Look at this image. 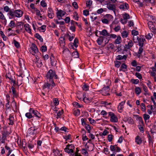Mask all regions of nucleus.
Masks as SVG:
<instances>
[{
    "mask_svg": "<svg viewBox=\"0 0 156 156\" xmlns=\"http://www.w3.org/2000/svg\"><path fill=\"white\" fill-rule=\"evenodd\" d=\"M123 18L124 20H125L126 23L127 20V19L129 18V16L128 14L126 13L124 14Z\"/></svg>",
    "mask_w": 156,
    "mask_h": 156,
    "instance_id": "41",
    "label": "nucleus"
},
{
    "mask_svg": "<svg viewBox=\"0 0 156 156\" xmlns=\"http://www.w3.org/2000/svg\"><path fill=\"white\" fill-rule=\"evenodd\" d=\"M105 39V37L102 36L100 37L97 40V43L99 45H103Z\"/></svg>",
    "mask_w": 156,
    "mask_h": 156,
    "instance_id": "15",
    "label": "nucleus"
},
{
    "mask_svg": "<svg viewBox=\"0 0 156 156\" xmlns=\"http://www.w3.org/2000/svg\"><path fill=\"white\" fill-rule=\"evenodd\" d=\"M147 137L148 138L149 144H150L152 145L153 143L154 137L153 136L152 137H151L150 136L149 134H148L147 135Z\"/></svg>",
    "mask_w": 156,
    "mask_h": 156,
    "instance_id": "27",
    "label": "nucleus"
},
{
    "mask_svg": "<svg viewBox=\"0 0 156 156\" xmlns=\"http://www.w3.org/2000/svg\"><path fill=\"white\" fill-rule=\"evenodd\" d=\"M141 89L139 87H136L135 88V93L137 96H138L141 93Z\"/></svg>",
    "mask_w": 156,
    "mask_h": 156,
    "instance_id": "25",
    "label": "nucleus"
},
{
    "mask_svg": "<svg viewBox=\"0 0 156 156\" xmlns=\"http://www.w3.org/2000/svg\"><path fill=\"white\" fill-rule=\"evenodd\" d=\"M48 16L51 19H52L54 16L53 11L51 8H48Z\"/></svg>",
    "mask_w": 156,
    "mask_h": 156,
    "instance_id": "12",
    "label": "nucleus"
},
{
    "mask_svg": "<svg viewBox=\"0 0 156 156\" xmlns=\"http://www.w3.org/2000/svg\"><path fill=\"white\" fill-rule=\"evenodd\" d=\"M55 76L56 78H57V75L52 70L50 69L47 73L46 75V77L47 78V80H48L49 82L53 83V77Z\"/></svg>",
    "mask_w": 156,
    "mask_h": 156,
    "instance_id": "3",
    "label": "nucleus"
},
{
    "mask_svg": "<svg viewBox=\"0 0 156 156\" xmlns=\"http://www.w3.org/2000/svg\"><path fill=\"white\" fill-rule=\"evenodd\" d=\"M50 59L51 65L52 66H55L57 63V61L53 55H51L50 57Z\"/></svg>",
    "mask_w": 156,
    "mask_h": 156,
    "instance_id": "13",
    "label": "nucleus"
},
{
    "mask_svg": "<svg viewBox=\"0 0 156 156\" xmlns=\"http://www.w3.org/2000/svg\"><path fill=\"white\" fill-rule=\"evenodd\" d=\"M139 38L137 35L134 36L133 38V41L135 43H137Z\"/></svg>",
    "mask_w": 156,
    "mask_h": 156,
    "instance_id": "49",
    "label": "nucleus"
},
{
    "mask_svg": "<svg viewBox=\"0 0 156 156\" xmlns=\"http://www.w3.org/2000/svg\"><path fill=\"white\" fill-rule=\"evenodd\" d=\"M128 35V33L126 31H124L121 33V36L123 38H126Z\"/></svg>",
    "mask_w": 156,
    "mask_h": 156,
    "instance_id": "35",
    "label": "nucleus"
},
{
    "mask_svg": "<svg viewBox=\"0 0 156 156\" xmlns=\"http://www.w3.org/2000/svg\"><path fill=\"white\" fill-rule=\"evenodd\" d=\"M153 36V34L152 33H148L145 36V37L146 39L148 40L150 39Z\"/></svg>",
    "mask_w": 156,
    "mask_h": 156,
    "instance_id": "39",
    "label": "nucleus"
},
{
    "mask_svg": "<svg viewBox=\"0 0 156 156\" xmlns=\"http://www.w3.org/2000/svg\"><path fill=\"white\" fill-rule=\"evenodd\" d=\"M143 50V49L142 48V47H140L139 48V51L138 52V54L137 55L138 57L139 58L141 56V54L142 53Z\"/></svg>",
    "mask_w": 156,
    "mask_h": 156,
    "instance_id": "36",
    "label": "nucleus"
},
{
    "mask_svg": "<svg viewBox=\"0 0 156 156\" xmlns=\"http://www.w3.org/2000/svg\"><path fill=\"white\" fill-rule=\"evenodd\" d=\"M145 41V39L143 37L140 38L138 42L139 43V44L140 46L142 47L144 45V41Z\"/></svg>",
    "mask_w": 156,
    "mask_h": 156,
    "instance_id": "20",
    "label": "nucleus"
},
{
    "mask_svg": "<svg viewBox=\"0 0 156 156\" xmlns=\"http://www.w3.org/2000/svg\"><path fill=\"white\" fill-rule=\"evenodd\" d=\"M92 1L90 0L87 1L86 4L87 7H90L92 3Z\"/></svg>",
    "mask_w": 156,
    "mask_h": 156,
    "instance_id": "52",
    "label": "nucleus"
},
{
    "mask_svg": "<svg viewBox=\"0 0 156 156\" xmlns=\"http://www.w3.org/2000/svg\"><path fill=\"white\" fill-rule=\"evenodd\" d=\"M107 8L109 10L113 11L115 13L116 10V6L115 5L110 3H108L107 5Z\"/></svg>",
    "mask_w": 156,
    "mask_h": 156,
    "instance_id": "10",
    "label": "nucleus"
},
{
    "mask_svg": "<svg viewBox=\"0 0 156 156\" xmlns=\"http://www.w3.org/2000/svg\"><path fill=\"white\" fill-rule=\"evenodd\" d=\"M64 150L65 151L68 153H73V149H69V148L68 147V146H66V147L65 149Z\"/></svg>",
    "mask_w": 156,
    "mask_h": 156,
    "instance_id": "32",
    "label": "nucleus"
},
{
    "mask_svg": "<svg viewBox=\"0 0 156 156\" xmlns=\"http://www.w3.org/2000/svg\"><path fill=\"white\" fill-rule=\"evenodd\" d=\"M127 58V56L124 55L123 56L121 55H118L116 57V59L118 60H121L124 59L125 60Z\"/></svg>",
    "mask_w": 156,
    "mask_h": 156,
    "instance_id": "26",
    "label": "nucleus"
},
{
    "mask_svg": "<svg viewBox=\"0 0 156 156\" xmlns=\"http://www.w3.org/2000/svg\"><path fill=\"white\" fill-rule=\"evenodd\" d=\"M105 18L108 20L109 22L112 21L113 17L110 14H106L105 16Z\"/></svg>",
    "mask_w": 156,
    "mask_h": 156,
    "instance_id": "21",
    "label": "nucleus"
},
{
    "mask_svg": "<svg viewBox=\"0 0 156 156\" xmlns=\"http://www.w3.org/2000/svg\"><path fill=\"white\" fill-rule=\"evenodd\" d=\"M8 14L10 16L11 18H14L15 17L20 18L23 16V12L20 10H17L14 11L10 10Z\"/></svg>",
    "mask_w": 156,
    "mask_h": 156,
    "instance_id": "2",
    "label": "nucleus"
},
{
    "mask_svg": "<svg viewBox=\"0 0 156 156\" xmlns=\"http://www.w3.org/2000/svg\"><path fill=\"white\" fill-rule=\"evenodd\" d=\"M127 68L126 65L124 63L122 64L119 69L120 71L123 70V69H126Z\"/></svg>",
    "mask_w": 156,
    "mask_h": 156,
    "instance_id": "38",
    "label": "nucleus"
},
{
    "mask_svg": "<svg viewBox=\"0 0 156 156\" xmlns=\"http://www.w3.org/2000/svg\"><path fill=\"white\" fill-rule=\"evenodd\" d=\"M108 115L110 117V121L112 122H116L117 121L118 119L117 117L112 112H110L108 113Z\"/></svg>",
    "mask_w": 156,
    "mask_h": 156,
    "instance_id": "8",
    "label": "nucleus"
},
{
    "mask_svg": "<svg viewBox=\"0 0 156 156\" xmlns=\"http://www.w3.org/2000/svg\"><path fill=\"white\" fill-rule=\"evenodd\" d=\"M115 67L118 68L121 65V62L119 61H117L115 62Z\"/></svg>",
    "mask_w": 156,
    "mask_h": 156,
    "instance_id": "54",
    "label": "nucleus"
},
{
    "mask_svg": "<svg viewBox=\"0 0 156 156\" xmlns=\"http://www.w3.org/2000/svg\"><path fill=\"white\" fill-rule=\"evenodd\" d=\"M80 114V110L79 109L75 110L74 112V114L76 116H79Z\"/></svg>",
    "mask_w": 156,
    "mask_h": 156,
    "instance_id": "47",
    "label": "nucleus"
},
{
    "mask_svg": "<svg viewBox=\"0 0 156 156\" xmlns=\"http://www.w3.org/2000/svg\"><path fill=\"white\" fill-rule=\"evenodd\" d=\"M9 27L11 28H13L15 26V24L13 21H11L9 25Z\"/></svg>",
    "mask_w": 156,
    "mask_h": 156,
    "instance_id": "43",
    "label": "nucleus"
},
{
    "mask_svg": "<svg viewBox=\"0 0 156 156\" xmlns=\"http://www.w3.org/2000/svg\"><path fill=\"white\" fill-rule=\"evenodd\" d=\"M132 34L133 36L137 35L138 34V32L137 31H136L135 30H133L132 31Z\"/></svg>",
    "mask_w": 156,
    "mask_h": 156,
    "instance_id": "59",
    "label": "nucleus"
},
{
    "mask_svg": "<svg viewBox=\"0 0 156 156\" xmlns=\"http://www.w3.org/2000/svg\"><path fill=\"white\" fill-rule=\"evenodd\" d=\"M72 5L75 9H77L78 8L77 4L76 2H73L72 3Z\"/></svg>",
    "mask_w": 156,
    "mask_h": 156,
    "instance_id": "64",
    "label": "nucleus"
},
{
    "mask_svg": "<svg viewBox=\"0 0 156 156\" xmlns=\"http://www.w3.org/2000/svg\"><path fill=\"white\" fill-rule=\"evenodd\" d=\"M135 142L138 144H140L142 142V139L138 136H137L135 138Z\"/></svg>",
    "mask_w": 156,
    "mask_h": 156,
    "instance_id": "24",
    "label": "nucleus"
},
{
    "mask_svg": "<svg viewBox=\"0 0 156 156\" xmlns=\"http://www.w3.org/2000/svg\"><path fill=\"white\" fill-rule=\"evenodd\" d=\"M83 89L85 91H87L89 89V86L87 85H86V84H84L83 87H82Z\"/></svg>",
    "mask_w": 156,
    "mask_h": 156,
    "instance_id": "56",
    "label": "nucleus"
},
{
    "mask_svg": "<svg viewBox=\"0 0 156 156\" xmlns=\"http://www.w3.org/2000/svg\"><path fill=\"white\" fill-rule=\"evenodd\" d=\"M53 101L55 106H57L59 104V101L57 98H54L53 99Z\"/></svg>",
    "mask_w": 156,
    "mask_h": 156,
    "instance_id": "40",
    "label": "nucleus"
},
{
    "mask_svg": "<svg viewBox=\"0 0 156 156\" xmlns=\"http://www.w3.org/2000/svg\"><path fill=\"white\" fill-rule=\"evenodd\" d=\"M153 22L149 21L148 23V26L150 30L154 34H156V28L153 24Z\"/></svg>",
    "mask_w": 156,
    "mask_h": 156,
    "instance_id": "6",
    "label": "nucleus"
},
{
    "mask_svg": "<svg viewBox=\"0 0 156 156\" xmlns=\"http://www.w3.org/2000/svg\"><path fill=\"white\" fill-rule=\"evenodd\" d=\"M119 8L123 10H125L129 9V5L128 4L126 3H124L120 5L119 6Z\"/></svg>",
    "mask_w": 156,
    "mask_h": 156,
    "instance_id": "16",
    "label": "nucleus"
},
{
    "mask_svg": "<svg viewBox=\"0 0 156 156\" xmlns=\"http://www.w3.org/2000/svg\"><path fill=\"white\" fill-rule=\"evenodd\" d=\"M78 43V40L76 38L74 41L73 45L76 47V48L78 46L77 44Z\"/></svg>",
    "mask_w": 156,
    "mask_h": 156,
    "instance_id": "57",
    "label": "nucleus"
},
{
    "mask_svg": "<svg viewBox=\"0 0 156 156\" xmlns=\"http://www.w3.org/2000/svg\"><path fill=\"white\" fill-rule=\"evenodd\" d=\"M121 42V38L120 36L117 37L116 39L115 40V42L116 44H120Z\"/></svg>",
    "mask_w": 156,
    "mask_h": 156,
    "instance_id": "31",
    "label": "nucleus"
},
{
    "mask_svg": "<svg viewBox=\"0 0 156 156\" xmlns=\"http://www.w3.org/2000/svg\"><path fill=\"white\" fill-rule=\"evenodd\" d=\"M30 49L31 50V51H30V52L33 55H34V54H40L38 52V49L36 45L34 44H32Z\"/></svg>",
    "mask_w": 156,
    "mask_h": 156,
    "instance_id": "4",
    "label": "nucleus"
},
{
    "mask_svg": "<svg viewBox=\"0 0 156 156\" xmlns=\"http://www.w3.org/2000/svg\"><path fill=\"white\" fill-rule=\"evenodd\" d=\"M63 111L62 110L59 111L58 112H57V117H56L58 119L59 118H60L61 116L63 114Z\"/></svg>",
    "mask_w": 156,
    "mask_h": 156,
    "instance_id": "45",
    "label": "nucleus"
},
{
    "mask_svg": "<svg viewBox=\"0 0 156 156\" xmlns=\"http://www.w3.org/2000/svg\"><path fill=\"white\" fill-rule=\"evenodd\" d=\"M124 120L125 121L128 122L129 124H133V120L130 117H126L124 118Z\"/></svg>",
    "mask_w": 156,
    "mask_h": 156,
    "instance_id": "19",
    "label": "nucleus"
},
{
    "mask_svg": "<svg viewBox=\"0 0 156 156\" xmlns=\"http://www.w3.org/2000/svg\"><path fill=\"white\" fill-rule=\"evenodd\" d=\"M65 37H68L69 40V41H72L74 37V35H73L72 36H70L68 34H65Z\"/></svg>",
    "mask_w": 156,
    "mask_h": 156,
    "instance_id": "42",
    "label": "nucleus"
},
{
    "mask_svg": "<svg viewBox=\"0 0 156 156\" xmlns=\"http://www.w3.org/2000/svg\"><path fill=\"white\" fill-rule=\"evenodd\" d=\"M66 12L61 10H58L56 13L58 18L59 20L61 19L62 16H63L66 14Z\"/></svg>",
    "mask_w": 156,
    "mask_h": 156,
    "instance_id": "11",
    "label": "nucleus"
},
{
    "mask_svg": "<svg viewBox=\"0 0 156 156\" xmlns=\"http://www.w3.org/2000/svg\"><path fill=\"white\" fill-rule=\"evenodd\" d=\"M36 129L37 128H35V127H31L28 129L27 134L30 136L36 134L37 133L36 132Z\"/></svg>",
    "mask_w": 156,
    "mask_h": 156,
    "instance_id": "9",
    "label": "nucleus"
},
{
    "mask_svg": "<svg viewBox=\"0 0 156 156\" xmlns=\"http://www.w3.org/2000/svg\"><path fill=\"white\" fill-rule=\"evenodd\" d=\"M133 45V43L132 40H129L128 42V44L126 45V47L127 49H129L131 48Z\"/></svg>",
    "mask_w": 156,
    "mask_h": 156,
    "instance_id": "23",
    "label": "nucleus"
},
{
    "mask_svg": "<svg viewBox=\"0 0 156 156\" xmlns=\"http://www.w3.org/2000/svg\"><path fill=\"white\" fill-rule=\"evenodd\" d=\"M11 89L12 90V93L13 95V97H17V94L16 91L15 90V88L14 87H12Z\"/></svg>",
    "mask_w": 156,
    "mask_h": 156,
    "instance_id": "50",
    "label": "nucleus"
},
{
    "mask_svg": "<svg viewBox=\"0 0 156 156\" xmlns=\"http://www.w3.org/2000/svg\"><path fill=\"white\" fill-rule=\"evenodd\" d=\"M22 74H20L17 78V83L18 86L20 85L22 83L23 77Z\"/></svg>",
    "mask_w": 156,
    "mask_h": 156,
    "instance_id": "14",
    "label": "nucleus"
},
{
    "mask_svg": "<svg viewBox=\"0 0 156 156\" xmlns=\"http://www.w3.org/2000/svg\"><path fill=\"white\" fill-rule=\"evenodd\" d=\"M36 37L40 41H42L43 39L38 34H36L35 35Z\"/></svg>",
    "mask_w": 156,
    "mask_h": 156,
    "instance_id": "55",
    "label": "nucleus"
},
{
    "mask_svg": "<svg viewBox=\"0 0 156 156\" xmlns=\"http://www.w3.org/2000/svg\"><path fill=\"white\" fill-rule=\"evenodd\" d=\"M107 47L108 50H112L114 47V45L112 44H109L107 46Z\"/></svg>",
    "mask_w": 156,
    "mask_h": 156,
    "instance_id": "44",
    "label": "nucleus"
},
{
    "mask_svg": "<svg viewBox=\"0 0 156 156\" xmlns=\"http://www.w3.org/2000/svg\"><path fill=\"white\" fill-rule=\"evenodd\" d=\"M82 154L86 156H87L88 155V152L85 149H82Z\"/></svg>",
    "mask_w": 156,
    "mask_h": 156,
    "instance_id": "62",
    "label": "nucleus"
},
{
    "mask_svg": "<svg viewBox=\"0 0 156 156\" xmlns=\"http://www.w3.org/2000/svg\"><path fill=\"white\" fill-rule=\"evenodd\" d=\"M143 117L144 120L146 122V120L150 118V116L148 115L144 114L143 115Z\"/></svg>",
    "mask_w": 156,
    "mask_h": 156,
    "instance_id": "51",
    "label": "nucleus"
},
{
    "mask_svg": "<svg viewBox=\"0 0 156 156\" xmlns=\"http://www.w3.org/2000/svg\"><path fill=\"white\" fill-rule=\"evenodd\" d=\"M109 88L108 86L104 87L101 90V93L104 96L109 95Z\"/></svg>",
    "mask_w": 156,
    "mask_h": 156,
    "instance_id": "7",
    "label": "nucleus"
},
{
    "mask_svg": "<svg viewBox=\"0 0 156 156\" xmlns=\"http://www.w3.org/2000/svg\"><path fill=\"white\" fill-rule=\"evenodd\" d=\"M13 42L15 46L17 48H18L20 47V44L17 41L15 40L14 39Z\"/></svg>",
    "mask_w": 156,
    "mask_h": 156,
    "instance_id": "46",
    "label": "nucleus"
},
{
    "mask_svg": "<svg viewBox=\"0 0 156 156\" xmlns=\"http://www.w3.org/2000/svg\"><path fill=\"white\" fill-rule=\"evenodd\" d=\"M65 36L64 37H61L59 39V43L60 45L64 46L65 45Z\"/></svg>",
    "mask_w": 156,
    "mask_h": 156,
    "instance_id": "22",
    "label": "nucleus"
},
{
    "mask_svg": "<svg viewBox=\"0 0 156 156\" xmlns=\"http://www.w3.org/2000/svg\"><path fill=\"white\" fill-rule=\"evenodd\" d=\"M41 5L43 7L46 6L47 4L44 1L42 0L41 2Z\"/></svg>",
    "mask_w": 156,
    "mask_h": 156,
    "instance_id": "63",
    "label": "nucleus"
},
{
    "mask_svg": "<svg viewBox=\"0 0 156 156\" xmlns=\"http://www.w3.org/2000/svg\"><path fill=\"white\" fill-rule=\"evenodd\" d=\"M24 27L25 30L27 32L30 34H31V30L30 28V26L28 24H25L24 25Z\"/></svg>",
    "mask_w": 156,
    "mask_h": 156,
    "instance_id": "18",
    "label": "nucleus"
},
{
    "mask_svg": "<svg viewBox=\"0 0 156 156\" xmlns=\"http://www.w3.org/2000/svg\"><path fill=\"white\" fill-rule=\"evenodd\" d=\"M14 118L12 117V115H10L9 116V124L12 125L13 124Z\"/></svg>",
    "mask_w": 156,
    "mask_h": 156,
    "instance_id": "33",
    "label": "nucleus"
},
{
    "mask_svg": "<svg viewBox=\"0 0 156 156\" xmlns=\"http://www.w3.org/2000/svg\"><path fill=\"white\" fill-rule=\"evenodd\" d=\"M83 100L84 101L87 103H89L91 100V99L85 97V94H83Z\"/></svg>",
    "mask_w": 156,
    "mask_h": 156,
    "instance_id": "29",
    "label": "nucleus"
},
{
    "mask_svg": "<svg viewBox=\"0 0 156 156\" xmlns=\"http://www.w3.org/2000/svg\"><path fill=\"white\" fill-rule=\"evenodd\" d=\"M4 10L6 12H9V11L10 10V8L7 6H5L4 7Z\"/></svg>",
    "mask_w": 156,
    "mask_h": 156,
    "instance_id": "61",
    "label": "nucleus"
},
{
    "mask_svg": "<svg viewBox=\"0 0 156 156\" xmlns=\"http://www.w3.org/2000/svg\"><path fill=\"white\" fill-rule=\"evenodd\" d=\"M85 128L87 131V132L88 133H90V127L89 125L87 124H85Z\"/></svg>",
    "mask_w": 156,
    "mask_h": 156,
    "instance_id": "48",
    "label": "nucleus"
},
{
    "mask_svg": "<svg viewBox=\"0 0 156 156\" xmlns=\"http://www.w3.org/2000/svg\"><path fill=\"white\" fill-rule=\"evenodd\" d=\"M125 102V101H123L121 102L119 104V105L118 106V111L119 112H121L122 110V109L123 108V105H124Z\"/></svg>",
    "mask_w": 156,
    "mask_h": 156,
    "instance_id": "17",
    "label": "nucleus"
},
{
    "mask_svg": "<svg viewBox=\"0 0 156 156\" xmlns=\"http://www.w3.org/2000/svg\"><path fill=\"white\" fill-rule=\"evenodd\" d=\"M140 107L142 111L143 112H145L146 110V107L145 104L143 103H142L140 105Z\"/></svg>",
    "mask_w": 156,
    "mask_h": 156,
    "instance_id": "53",
    "label": "nucleus"
},
{
    "mask_svg": "<svg viewBox=\"0 0 156 156\" xmlns=\"http://www.w3.org/2000/svg\"><path fill=\"white\" fill-rule=\"evenodd\" d=\"M47 83H45L44 85L43 86V88L44 89L47 88L49 89H51L53 87L55 86V83L53 81V83L50 82H49L48 80H47Z\"/></svg>",
    "mask_w": 156,
    "mask_h": 156,
    "instance_id": "5",
    "label": "nucleus"
},
{
    "mask_svg": "<svg viewBox=\"0 0 156 156\" xmlns=\"http://www.w3.org/2000/svg\"><path fill=\"white\" fill-rule=\"evenodd\" d=\"M36 11V15L39 16L40 18L41 19L42 18V16H41V14L40 13V11L38 10L37 9Z\"/></svg>",
    "mask_w": 156,
    "mask_h": 156,
    "instance_id": "58",
    "label": "nucleus"
},
{
    "mask_svg": "<svg viewBox=\"0 0 156 156\" xmlns=\"http://www.w3.org/2000/svg\"><path fill=\"white\" fill-rule=\"evenodd\" d=\"M99 32L101 35L104 36L108 35V34L107 30L105 29L101 31H99Z\"/></svg>",
    "mask_w": 156,
    "mask_h": 156,
    "instance_id": "34",
    "label": "nucleus"
},
{
    "mask_svg": "<svg viewBox=\"0 0 156 156\" xmlns=\"http://www.w3.org/2000/svg\"><path fill=\"white\" fill-rule=\"evenodd\" d=\"M101 21L103 23L106 24H108L109 23L108 20H107V19H106L105 18L104 19H102Z\"/></svg>",
    "mask_w": 156,
    "mask_h": 156,
    "instance_id": "60",
    "label": "nucleus"
},
{
    "mask_svg": "<svg viewBox=\"0 0 156 156\" xmlns=\"http://www.w3.org/2000/svg\"><path fill=\"white\" fill-rule=\"evenodd\" d=\"M22 23L21 22H18L16 25L17 28L20 29L21 30H22L23 29V27L21 26Z\"/></svg>",
    "mask_w": 156,
    "mask_h": 156,
    "instance_id": "30",
    "label": "nucleus"
},
{
    "mask_svg": "<svg viewBox=\"0 0 156 156\" xmlns=\"http://www.w3.org/2000/svg\"><path fill=\"white\" fill-rule=\"evenodd\" d=\"M0 19L2 20H3L4 23H6L7 20L4 15L0 11Z\"/></svg>",
    "mask_w": 156,
    "mask_h": 156,
    "instance_id": "28",
    "label": "nucleus"
},
{
    "mask_svg": "<svg viewBox=\"0 0 156 156\" xmlns=\"http://www.w3.org/2000/svg\"><path fill=\"white\" fill-rule=\"evenodd\" d=\"M72 56L74 58H77L79 57L78 53L77 51H74L72 53Z\"/></svg>",
    "mask_w": 156,
    "mask_h": 156,
    "instance_id": "37",
    "label": "nucleus"
},
{
    "mask_svg": "<svg viewBox=\"0 0 156 156\" xmlns=\"http://www.w3.org/2000/svg\"><path fill=\"white\" fill-rule=\"evenodd\" d=\"M29 112L25 114V116L28 119H30L33 117L32 114H33L35 116L39 118L41 116V115L39 112L33 108H30Z\"/></svg>",
    "mask_w": 156,
    "mask_h": 156,
    "instance_id": "1",
    "label": "nucleus"
}]
</instances>
